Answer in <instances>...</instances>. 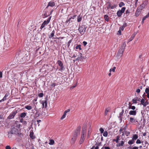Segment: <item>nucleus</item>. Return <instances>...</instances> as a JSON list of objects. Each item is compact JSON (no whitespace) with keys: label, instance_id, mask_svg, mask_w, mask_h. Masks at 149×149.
<instances>
[{"label":"nucleus","instance_id":"obj_1","mask_svg":"<svg viewBox=\"0 0 149 149\" xmlns=\"http://www.w3.org/2000/svg\"><path fill=\"white\" fill-rule=\"evenodd\" d=\"M16 58L19 63L25 61V56L22 53H19L17 56Z\"/></svg>","mask_w":149,"mask_h":149},{"label":"nucleus","instance_id":"obj_2","mask_svg":"<svg viewBox=\"0 0 149 149\" xmlns=\"http://www.w3.org/2000/svg\"><path fill=\"white\" fill-rule=\"evenodd\" d=\"M126 45L125 42H124L121 46V48L120 49L117 53L118 55L119 56H122L125 48Z\"/></svg>","mask_w":149,"mask_h":149},{"label":"nucleus","instance_id":"obj_3","mask_svg":"<svg viewBox=\"0 0 149 149\" xmlns=\"http://www.w3.org/2000/svg\"><path fill=\"white\" fill-rule=\"evenodd\" d=\"M51 18V16L49 17L47 19V21L45 20L42 24L41 26L40 27V29L42 30L45 26V25H47L49 22Z\"/></svg>","mask_w":149,"mask_h":149},{"label":"nucleus","instance_id":"obj_4","mask_svg":"<svg viewBox=\"0 0 149 149\" xmlns=\"http://www.w3.org/2000/svg\"><path fill=\"white\" fill-rule=\"evenodd\" d=\"M86 30V28L85 27V26L84 25H82L80 26L78 29L81 35H83L84 34Z\"/></svg>","mask_w":149,"mask_h":149},{"label":"nucleus","instance_id":"obj_5","mask_svg":"<svg viewBox=\"0 0 149 149\" xmlns=\"http://www.w3.org/2000/svg\"><path fill=\"white\" fill-rule=\"evenodd\" d=\"M125 7H123L121 10H119L117 13V15L118 17H120L121 16L122 14L123 13L125 10Z\"/></svg>","mask_w":149,"mask_h":149},{"label":"nucleus","instance_id":"obj_6","mask_svg":"<svg viewBox=\"0 0 149 149\" xmlns=\"http://www.w3.org/2000/svg\"><path fill=\"white\" fill-rule=\"evenodd\" d=\"M81 130V127L80 126L78 127L75 130L73 135L77 137V136L79 134L80 130Z\"/></svg>","mask_w":149,"mask_h":149},{"label":"nucleus","instance_id":"obj_7","mask_svg":"<svg viewBox=\"0 0 149 149\" xmlns=\"http://www.w3.org/2000/svg\"><path fill=\"white\" fill-rule=\"evenodd\" d=\"M17 111H13L11 113L9 116L8 117V118L9 119H10L14 118L15 115L17 113Z\"/></svg>","mask_w":149,"mask_h":149},{"label":"nucleus","instance_id":"obj_8","mask_svg":"<svg viewBox=\"0 0 149 149\" xmlns=\"http://www.w3.org/2000/svg\"><path fill=\"white\" fill-rule=\"evenodd\" d=\"M148 1H143L142 3L140 6L141 8L143 9L147 5Z\"/></svg>","mask_w":149,"mask_h":149},{"label":"nucleus","instance_id":"obj_9","mask_svg":"<svg viewBox=\"0 0 149 149\" xmlns=\"http://www.w3.org/2000/svg\"><path fill=\"white\" fill-rule=\"evenodd\" d=\"M55 5V3H54V2L52 1H51L48 3V4L46 8H47L49 6L53 7Z\"/></svg>","mask_w":149,"mask_h":149},{"label":"nucleus","instance_id":"obj_10","mask_svg":"<svg viewBox=\"0 0 149 149\" xmlns=\"http://www.w3.org/2000/svg\"><path fill=\"white\" fill-rule=\"evenodd\" d=\"M86 124L84 125L82 131V134H86Z\"/></svg>","mask_w":149,"mask_h":149},{"label":"nucleus","instance_id":"obj_11","mask_svg":"<svg viewBox=\"0 0 149 149\" xmlns=\"http://www.w3.org/2000/svg\"><path fill=\"white\" fill-rule=\"evenodd\" d=\"M77 137L73 135L71 141V144H73L74 143L76 140Z\"/></svg>","mask_w":149,"mask_h":149},{"label":"nucleus","instance_id":"obj_12","mask_svg":"<svg viewBox=\"0 0 149 149\" xmlns=\"http://www.w3.org/2000/svg\"><path fill=\"white\" fill-rule=\"evenodd\" d=\"M9 46V45L8 43H5L4 44L3 49L4 50H6L8 49Z\"/></svg>","mask_w":149,"mask_h":149},{"label":"nucleus","instance_id":"obj_13","mask_svg":"<svg viewBox=\"0 0 149 149\" xmlns=\"http://www.w3.org/2000/svg\"><path fill=\"white\" fill-rule=\"evenodd\" d=\"M129 113L130 115L135 116L136 115V110H131L130 111Z\"/></svg>","mask_w":149,"mask_h":149},{"label":"nucleus","instance_id":"obj_14","mask_svg":"<svg viewBox=\"0 0 149 149\" xmlns=\"http://www.w3.org/2000/svg\"><path fill=\"white\" fill-rule=\"evenodd\" d=\"M10 94L9 93H6L3 99L0 100V102H3L8 97V96Z\"/></svg>","mask_w":149,"mask_h":149},{"label":"nucleus","instance_id":"obj_15","mask_svg":"<svg viewBox=\"0 0 149 149\" xmlns=\"http://www.w3.org/2000/svg\"><path fill=\"white\" fill-rule=\"evenodd\" d=\"M42 106L45 108L47 106V100H43L41 102Z\"/></svg>","mask_w":149,"mask_h":149},{"label":"nucleus","instance_id":"obj_16","mask_svg":"<svg viewBox=\"0 0 149 149\" xmlns=\"http://www.w3.org/2000/svg\"><path fill=\"white\" fill-rule=\"evenodd\" d=\"M136 33L135 32L132 34L131 37L128 40L129 42L131 41L135 37Z\"/></svg>","mask_w":149,"mask_h":149},{"label":"nucleus","instance_id":"obj_17","mask_svg":"<svg viewBox=\"0 0 149 149\" xmlns=\"http://www.w3.org/2000/svg\"><path fill=\"white\" fill-rule=\"evenodd\" d=\"M85 136L86 134H81V138L80 140L81 142H82L84 141V137Z\"/></svg>","mask_w":149,"mask_h":149},{"label":"nucleus","instance_id":"obj_18","mask_svg":"<svg viewBox=\"0 0 149 149\" xmlns=\"http://www.w3.org/2000/svg\"><path fill=\"white\" fill-rule=\"evenodd\" d=\"M130 121L131 123H133L135 121L137 122V120H136V119L135 118L132 117H130L129 118Z\"/></svg>","mask_w":149,"mask_h":149},{"label":"nucleus","instance_id":"obj_19","mask_svg":"<svg viewBox=\"0 0 149 149\" xmlns=\"http://www.w3.org/2000/svg\"><path fill=\"white\" fill-rule=\"evenodd\" d=\"M79 59L80 61H82L83 59H84V57L83 56L82 54L81 53H80V56L79 57Z\"/></svg>","mask_w":149,"mask_h":149},{"label":"nucleus","instance_id":"obj_20","mask_svg":"<svg viewBox=\"0 0 149 149\" xmlns=\"http://www.w3.org/2000/svg\"><path fill=\"white\" fill-rule=\"evenodd\" d=\"M145 100L144 99H142L141 100V104L143 105L144 107H145Z\"/></svg>","mask_w":149,"mask_h":149},{"label":"nucleus","instance_id":"obj_21","mask_svg":"<svg viewBox=\"0 0 149 149\" xmlns=\"http://www.w3.org/2000/svg\"><path fill=\"white\" fill-rule=\"evenodd\" d=\"M134 142L135 141L132 139V140L129 141L128 142V143L130 145H131L133 144Z\"/></svg>","mask_w":149,"mask_h":149},{"label":"nucleus","instance_id":"obj_22","mask_svg":"<svg viewBox=\"0 0 149 149\" xmlns=\"http://www.w3.org/2000/svg\"><path fill=\"white\" fill-rule=\"evenodd\" d=\"M142 9H143L141 8V7L139 6L137 9L136 11L139 12V13H141Z\"/></svg>","mask_w":149,"mask_h":149},{"label":"nucleus","instance_id":"obj_23","mask_svg":"<svg viewBox=\"0 0 149 149\" xmlns=\"http://www.w3.org/2000/svg\"><path fill=\"white\" fill-rule=\"evenodd\" d=\"M104 18L106 21L107 22L109 21V19L108 16L107 15H105L104 16Z\"/></svg>","mask_w":149,"mask_h":149},{"label":"nucleus","instance_id":"obj_24","mask_svg":"<svg viewBox=\"0 0 149 149\" xmlns=\"http://www.w3.org/2000/svg\"><path fill=\"white\" fill-rule=\"evenodd\" d=\"M54 33H55V31H54V30L53 31H52L51 34L49 37V38H52L54 36Z\"/></svg>","mask_w":149,"mask_h":149},{"label":"nucleus","instance_id":"obj_25","mask_svg":"<svg viewBox=\"0 0 149 149\" xmlns=\"http://www.w3.org/2000/svg\"><path fill=\"white\" fill-rule=\"evenodd\" d=\"M138 136L136 134H134L133 136L132 139L135 141L138 138Z\"/></svg>","mask_w":149,"mask_h":149},{"label":"nucleus","instance_id":"obj_26","mask_svg":"<svg viewBox=\"0 0 149 149\" xmlns=\"http://www.w3.org/2000/svg\"><path fill=\"white\" fill-rule=\"evenodd\" d=\"M26 115V113H25L23 112L21 113L20 115V117L21 118H24Z\"/></svg>","mask_w":149,"mask_h":149},{"label":"nucleus","instance_id":"obj_27","mask_svg":"<svg viewBox=\"0 0 149 149\" xmlns=\"http://www.w3.org/2000/svg\"><path fill=\"white\" fill-rule=\"evenodd\" d=\"M110 109L109 108H107L105 110L104 115L106 116L107 115L108 112L109 111Z\"/></svg>","mask_w":149,"mask_h":149},{"label":"nucleus","instance_id":"obj_28","mask_svg":"<svg viewBox=\"0 0 149 149\" xmlns=\"http://www.w3.org/2000/svg\"><path fill=\"white\" fill-rule=\"evenodd\" d=\"M57 63L58 65L60 66H62V65H63V64L62 62L60 60H58L57 61Z\"/></svg>","mask_w":149,"mask_h":149},{"label":"nucleus","instance_id":"obj_29","mask_svg":"<svg viewBox=\"0 0 149 149\" xmlns=\"http://www.w3.org/2000/svg\"><path fill=\"white\" fill-rule=\"evenodd\" d=\"M130 13V11L129 10H127L125 13H124V15H125L126 16H127L129 15V13Z\"/></svg>","mask_w":149,"mask_h":149},{"label":"nucleus","instance_id":"obj_30","mask_svg":"<svg viewBox=\"0 0 149 149\" xmlns=\"http://www.w3.org/2000/svg\"><path fill=\"white\" fill-rule=\"evenodd\" d=\"M54 143V141L53 140H50L49 141V144L50 145H53Z\"/></svg>","mask_w":149,"mask_h":149},{"label":"nucleus","instance_id":"obj_31","mask_svg":"<svg viewBox=\"0 0 149 149\" xmlns=\"http://www.w3.org/2000/svg\"><path fill=\"white\" fill-rule=\"evenodd\" d=\"M25 108L28 110H30L32 109V107L30 106H26L25 107Z\"/></svg>","mask_w":149,"mask_h":149},{"label":"nucleus","instance_id":"obj_32","mask_svg":"<svg viewBox=\"0 0 149 149\" xmlns=\"http://www.w3.org/2000/svg\"><path fill=\"white\" fill-rule=\"evenodd\" d=\"M33 132H31L30 134V137L32 139L35 138V136L33 135Z\"/></svg>","mask_w":149,"mask_h":149},{"label":"nucleus","instance_id":"obj_33","mask_svg":"<svg viewBox=\"0 0 149 149\" xmlns=\"http://www.w3.org/2000/svg\"><path fill=\"white\" fill-rule=\"evenodd\" d=\"M76 49H79V50H81V45H78L75 47Z\"/></svg>","mask_w":149,"mask_h":149},{"label":"nucleus","instance_id":"obj_34","mask_svg":"<svg viewBox=\"0 0 149 149\" xmlns=\"http://www.w3.org/2000/svg\"><path fill=\"white\" fill-rule=\"evenodd\" d=\"M13 133L10 132H8V136L9 138H11L12 137V135Z\"/></svg>","mask_w":149,"mask_h":149},{"label":"nucleus","instance_id":"obj_35","mask_svg":"<svg viewBox=\"0 0 149 149\" xmlns=\"http://www.w3.org/2000/svg\"><path fill=\"white\" fill-rule=\"evenodd\" d=\"M70 109H68L67 110H65L64 111L63 114L65 115V116H66L67 113L70 112Z\"/></svg>","mask_w":149,"mask_h":149},{"label":"nucleus","instance_id":"obj_36","mask_svg":"<svg viewBox=\"0 0 149 149\" xmlns=\"http://www.w3.org/2000/svg\"><path fill=\"white\" fill-rule=\"evenodd\" d=\"M125 4L123 2H121L119 4V6L120 7H122L123 6H124L125 5Z\"/></svg>","mask_w":149,"mask_h":149},{"label":"nucleus","instance_id":"obj_37","mask_svg":"<svg viewBox=\"0 0 149 149\" xmlns=\"http://www.w3.org/2000/svg\"><path fill=\"white\" fill-rule=\"evenodd\" d=\"M119 138H120V137L118 136H117L116 137V140L114 139L113 140V141H116V143H117L118 142V141Z\"/></svg>","mask_w":149,"mask_h":149},{"label":"nucleus","instance_id":"obj_38","mask_svg":"<svg viewBox=\"0 0 149 149\" xmlns=\"http://www.w3.org/2000/svg\"><path fill=\"white\" fill-rule=\"evenodd\" d=\"M108 133L107 131H105L103 134V136H104L106 137L107 136Z\"/></svg>","mask_w":149,"mask_h":149},{"label":"nucleus","instance_id":"obj_39","mask_svg":"<svg viewBox=\"0 0 149 149\" xmlns=\"http://www.w3.org/2000/svg\"><path fill=\"white\" fill-rule=\"evenodd\" d=\"M124 144V142L123 141H121L120 143L118 145L119 146H122Z\"/></svg>","mask_w":149,"mask_h":149},{"label":"nucleus","instance_id":"obj_40","mask_svg":"<svg viewBox=\"0 0 149 149\" xmlns=\"http://www.w3.org/2000/svg\"><path fill=\"white\" fill-rule=\"evenodd\" d=\"M124 132L125 134L127 136H128L130 134V132H129L126 131L125 130H124Z\"/></svg>","mask_w":149,"mask_h":149},{"label":"nucleus","instance_id":"obj_41","mask_svg":"<svg viewBox=\"0 0 149 149\" xmlns=\"http://www.w3.org/2000/svg\"><path fill=\"white\" fill-rule=\"evenodd\" d=\"M61 67V68L59 69V70L61 71L63 70H64L65 69V68L64 67L63 65H62L61 66H60Z\"/></svg>","mask_w":149,"mask_h":149},{"label":"nucleus","instance_id":"obj_42","mask_svg":"<svg viewBox=\"0 0 149 149\" xmlns=\"http://www.w3.org/2000/svg\"><path fill=\"white\" fill-rule=\"evenodd\" d=\"M116 68V67H114L113 68L110 69V72H111V71H112L113 72H114Z\"/></svg>","mask_w":149,"mask_h":149},{"label":"nucleus","instance_id":"obj_43","mask_svg":"<svg viewBox=\"0 0 149 149\" xmlns=\"http://www.w3.org/2000/svg\"><path fill=\"white\" fill-rule=\"evenodd\" d=\"M82 20V17H80V16H79L78 18L77 19V21L79 22L81 21Z\"/></svg>","mask_w":149,"mask_h":149},{"label":"nucleus","instance_id":"obj_44","mask_svg":"<svg viewBox=\"0 0 149 149\" xmlns=\"http://www.w3.org/2000/svg\"><path fill=\"white\" fill-rule=\"evenodd\" d=\"M91 130H92V129H91V126H90L89 127L88 130V134H89V133H91Z\"/></svg>","mask_w":149,"mask_h":149},{"label":"nucleus","instance_id":"obj_45","mask_svg":"<svg viewBox=\"0 0 149 149\" xmlns=\"http://www.w3.org/2000/svg\"><path fill=\"white\" fill-rule=\"evenodd\" d=\"M145 91L146 93H149V87L146 89Z\"/></svg>","mask_w":149,"mask_h":149},{"label":"nucleus","instance_id":"obj_46","mask_svg":"<svg viewBox=\"0 0 149 149\" xmlns=\"http://www.w3.org/2000/svg\"><path fill=\"white\" fill-rule=\"evenodd\" d=\"M98 146H93L91 149H98Z\"/></svg>","mask_w":149,"mask_h":149},{"label":"nucleus","instance_id":"obj_47","mask_svg":"<svg viewBox=\"0 0 149 149\" xmlns=\"http://www.w3.org/2000/svg\"><path fill=\"white\" fill-rule=\"evenodd\" d=\"M71 19V18H70L69 19H67L65 22V23H68V22H69V24L70 23V21Z\"/></svg>","mask_w":149,"mask_h":149},{"label":"nucleus","instance_id":"obj_48","mask_svg":"<svg viewBox=\"0 0 149 149\" xmlns=\"http://www.w3.org/2000/svg\"><path fill=\"white\" fill-rule=\"evenodd\" d=\"M117 6V5L116 4H114L113 6H111V9H113L114 8H116Z\"/></svg>","mask_w":149,"mask_h":149},{"label":"nucleus","instance_id":"obj_49","mask_svg":"<svg viewBox=\"0 0 149 149\" xmlns=\"http://www.w3.org/2000/svg\"><path fill=\"white\" fill-rule=\"evenodd\" d=\"M43 95V94L42 93H40L38 94V96L40 97H42Z\"/></svg>","mask_w":149,"mask_h":149},{"label":"nucleus","instance_id":"obj_50","mask_svg":"<svg viewBox=\"0 0 149 149\" xmlns=\"http://www.w3.org/2000/svg\"><path fill=\"white\" fill-rule=\"evenodd\" d=\"M100 131L101 133L102 134L104 130L102 128H100Z\"/></svg>","mask_w":149,"mask_h":149},{"label":"nucleus","instance_id":"obj_51","mask_svg":"<svg viewBox=\"0 0 149 149\" xmlns=\"http://www.w3.org/2000/svg\"><path fill=\"white\" fill-rule=\"evenodd\" d=\"M71 42H72L71 40H70L68 42V44H67V45H68V47H69V46H70V43H71Z\"/></svg>","mask_w":149,"mask_h":149},{"label":"nucleus","instance_id":"obj_52","mask_svg":"<svg viewBox=\"0 0 149 149\" xmlns=\"http://www.w3.org/2000/svg\"><path fill=\"white\" fill-rule=\"evenodd\" d=\"M127 26V24L126 23H124L123 24V25L122 26H123V27H124V28H125V27H126Z\"/></svg>","mask_w":149,"mask_h":149},{"label":"nucleus","instance_id":"obj_53","mask_svg":"<svg viewBox=\"0 0 149 149\" xmlns=\"http://www.w3.org/2000/svg\"><path fill=\"white\" fill-rule=\"evenodd\" d=\"M136 143L137 144H139L141 143V142L140 140L139 139H138L137 140Z\"/></svg>","mask_w":149,"mask_h":149},{"label":"nucleus","instance_id":"obj_54","mask_svg":"<svg viewBox=\"0 0 149 149\" xmlns=\"http://www.w3.org/2000/svg\"><path fill=\"white\" fill-rule=\"evenodd\" d=\"M66 117V116L64 114L62 115V117H61V120H63Z\"/></svg>","mask_w":149,"mask_h":149},{"label":"nucleus","instance_id":"obj_55","mask_svg":"<svg viewBox=\"0 0 149 149\" xmlns=\"http://www.w3.org/2000/svg\"><path fill=\"white\" fill-rule=\"evenodd\" d=\"M130 109H131L132 110H134L136 109V107L134 106H132Z\"/></svg>","mask_w":149,"mask_h":149},{"label":"nucleus","instance_id":"obj_56","mask_svg":"<svg viewBox=\"0 0 149 149\" xmlns=\"http://www.w3.org/2000/svg\"><path fill=\"white\" fill-rule=\"evenodd\" d=\"M14 81L15 83V84H16L17 83H18V80L17 79H14Z\"/></svg>","mask_w":149,"mask_h":149},{"label":"nucleus","instance_id":"obj_57","mask_svg":"<svg viewBox=\"0 0 149 149\" xmlns=\"http://www.w3.org/2000/svg\"><path fill=\"white\" fill-rule=\"evenodd\" d=\"M6 149H11V147L9 146H7L6 147Z\"/></svg>","mask_w":149,"mask_h":149},{"label":"nucleus","instance_id":"obj_58","mask_svg":"<svg viewBox=\"0 0 149 149\" xmlns=\"http://www.w3.org/2000/svg\"><path fill=\"white\" fill-rule=\"evenodd\" d=\"M111 4L110 3L109 4V5H108V7H107V8H111Z\"/></svg>","mask_w":149,"mask_h":149},{"label":"nucleus","instance_id":"obj_59","mask_svg":"<svg viewBox=\"0 0 149 149\" xmlns=\"http://www.w3.org/2000/svg\"><path fill=\"white\" fill-rule=\"evenodd\" d=\"M140 13H139V12H138L136 11V13H135V14H136V16H138L139 15Z\"/></svg>","mask_w":149,"mask_h":149},{"label":"nucleus","instance_id":"obj_60","mask_svg":"<svg viewBox=\"0 0 149 149\" xmlns=\"http://www.w3.org/2000/svg\"><path fill=\"white\" fill-rule=\"evenodd\" d=\"M83 43L84 46H85L87 44V42H86L84 41L83 42Z\"/></svg>","mask_w":149,"mask_h":149},{"label":"nucleus","instance_id":"obj_61","mask_svg":"<svg viewBox=\"0 0 149 149\" xmlns=\"http://www.w3.org/2000/svg\"><path fill=\"white\" fill-rule=\"evenodd\" d=\"M2 77V72L1 71H0V78H1Z\"/></svg>","mask_w":149,"mask_h":149},{"label":"nucleus","instance_id":"obj_62","mask_svg":"<svg viewBox=\"0 0 149 149\" xmlns=\"http://www.w3.org/2000/svg\"><path fill=\"white\" fill-rule=\"evenodd\" d=\"M140 90L139 89H137L136 90V92L137 93H140Z\"/></svg>","mask_w":149,"mask_h":149},{"label":"nucleus","instance_id":"obj_63","mask_svg":"<svg viewBox=\"0 0 149 149\" xmlns=\"http://www.w3.org/2000/svg\"><path fill=\"white\" fill-rule=\"evenodd\" d=\"M104 149H110V148L108 146H106L104 147Z\"/></svg>","mask_w":149,"mask_h":149},{"label":"nucleus","instance_id":"obj_64","mask_svg":"<svg viewBox=\"0 0 149 149\" xmlns=\"http://www.w3.org/2000/svg\"><path fill=\"white\" fill-rule=\"evenodd\" d=\"M138 147H134L132 149H138Z\"/></svg>","mask_w":149,"mask_h":149}]
</instances>
